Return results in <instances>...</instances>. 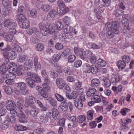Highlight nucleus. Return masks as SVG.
Segmentation results:
<instances>
[{"instance_id": "nucleus-33", "label": "nucleus", "mask_w": 134, "mask_h": 134, "mask_svg": "<svg viewBox=\"0 0 134 134\" xmlns=\"http://www.w3.org/2000/svg\"><path fill=\"white\" fill-rule=\"evenodd\" d=\"M74 103L75 107L79 109H81L83 107V104L80 102H77L76 99L74 101Z\"/></svg>"}, {"instance_id": "nucleus-8", "label": "nucleus", "mask_w": 134, "mask_h": 134, "mask_svg": "<svg viewBox=\"0 0 134 134\" xmlns=\"http://www.w3.org/2000/svg\"><path fill=\"white\" fill-rule=\"evenodd\" d=\"M27 75L28 78L33 79L34 81H35L36 82L40 83L41 82V80L38 76L34 73L28 71Z\"/></svg>"}, {"instance_id": "nucleus-44", "label": "nucleus", "mask_w": 134, "mask_h": 134, "mask_svg": "<svg viewBox=\"0 0 134 134\" xmlns=\"http://www.w3.org/2000/svg\"><path fill=\"white\" fill-rule=\"evenodd\" d=\"M74 53L78 55L79 54H80L83 52V49L75 47L74 48Z\"/></svg>"}, {"instance_id": "nucleus-50", "label": "nucleus", "mask_w": 134, "mask_h": 134, "mask_svg": "<svg viewBox=\"0 0 134 134\" xmlns=\"http://www.w3.org/2000/svg\"><path fill=\"white\" fill-rule=\"evenodd\" d=\"M57 3L58 4V7L57 8H62L66 7L64 2L61 0H58L57 2Z\"/></svg>"}, {"instance_id": "nucleus-43", "label": "nucleus", "mask_w": 134, "mask_h": 134, "mask_svg": "<svg viewBox=\"0 0 134 134\" xmlns=\"http://www.w3.org/2000/svg\"><path fill=\"white\" fill-rule=\"evenodd\" d=\"M86 116L84 115H80L78 117L77 121L79 123H82L84 122L86 120Z\"/></svg>"}, {"instance_id": "nucleus-2", "label": "nucleus", "mask_w": 134, "mask_h": 134, "mask_svg": "<svg viewBox=\"0 0 134 134\" xmlns=\"http://www.w3.org/2000/svg\"><path fill=\"white\" fill-rule=\"evenodd\" d=\"M16 19L19 22V24L21 28L26 29L29 27V21L26 18V16L24 14L17 15Z\"/></svg>"}, {"instance_id": "nucleus-30", "label": "nucleus", "mask_w": 134, "mask_h": 134, "mask_svg": "<svg viewBox=\"0 0 134 134\" xmlns=\"http://www.w3.org/2000/svg\"><path fill=\"white\" fill-rule=\"evenodd\" d=\"M7 67L6 65H2L0 66V73L4 75L7 73L8 72Z\"/></svg>"}, {"instance_id": "nucleus-37", "label": "nucleus", "mask_w": 134, "mask_h": 134, "mask_svg": "<svg viewBox=\"0 0 134 134\" xmlns=\"http://www.w3.org/2000/svg\"><path fill=\"white\" fill-rule=\"evenodd\" d=\"M51 7L50 5L44 4L41 6V9L44 12H47L51 9Z\"/></svg>"}, {"instance_id": "nucleus-36", "label": "nucleus", "mask_w": 134, "mask_h": 134, "mask_svg": "<svg viewBox=\"0 0 134 134\" xmlns=\"http://www.w3.org/2000/svg\"><path fill=\"white\" fill-rule=\"evenodd\" d=\"M15 130L17 131H23L28 130V128L22 125H18L15 127Z\"/></svg>"}, {"instance_id": "nucleus-32", "label": "nucleus", "mask_w": 134, "mask_h": 134, "mask_svg": "<svg viewBox=\"0 0 134 134\" xmlns=\"http://www.w3.org/2000/svg\"><path fill=\"white\" fill-rule=\"evenodd\" d=\"M40 121L43 123H45L48 121V118L45 114H43L40 116Z\"/></svg>"}, {"instance_id": "nucleus-59", "label": "nucleus", "mask_w": 134, "mask_h": 134, "mask_svg": "<svg viewBox=\"0 0 134 134\" xmlns=\"http://www.w3.org/2000/svg\"><path fill=\"white\" fill-rule=\"evenodd\" d=\"M82 64V61L81 60H76L74 62V66L75 67L78 68Z\"/></svg>"}, {"instance_id": "nucleus-52", "label": "nucleus", "mask_w": 134, "mask_h": 134, "mask_svg": "<svg viewBox=\"0 0 134 134\" xmlns=\"http://www.w3.org/2000/svg\"><path fill=\"white\" fill-rule=\"evenodd\" d=\"M4 58L3 60V64H2L4 65H6L7 66L8 65V64L9 63V60L8 57V55L6 56H4Z\"/></svg>"}, {"instance_id": "nucleus-29", "label": "nucleus", "mask_w": 134, "mask_h": 134, "mask_svg": "<svg viewBox=\"0 0 134 134\" xmlns=\"http://www.w3.org/2000/svg\"><path fill=\"white\" fill-rule=\"evenodd\" d=\"M59 109L62 112H64L67 111L68 109V106L67 103H63L61 105L59 106Z\"/></svg>"}, {"instance_id": "nucleus-61", "label": "nucleus", "mask_w": 134, "mask_h": 134, "mask_svg": "<svg viewBox=\"0 0 134 134\" xmlns=\"http://www.w3.org/2000/svg\"><path fill=\"white\" fill-rule=\"evenodd\" d=\"M93 100L95 103H99L101 101L100 98L98 95H94L93 98Z\"/></svg>"}, {"instance_id": "nucleus-34", "label": "nucleus", "mask_w": 134, "mask_h": 134, "mask_svg": "<svg viewBox=\"0 0 134 134\" xmlns=\"http://www.w3.org/2000/svg\"><path fill=\"white\" fill-rule=\"evenodd\" d=\"M37 102L39 105L41 110L43 111H45L47 109V107H46L45 105H43V104L40 101L38 100L37 101Z\"/></svg>"}, {"instance_id": "nucleus-56", "label": "nucleus", "mask_w": 134, "mask_h": 134, "mask_svg": "<svg viewBox=\"0 0 134 134\" xmlns=\"http://www.w3.org/2000/svg\"><path fill=\"white\" fill-rule=\"evenodd\" d=\"M55 47L56 49L58 50H61L63 49V45L59 43H57L55 45Z\"/></svg>"}, {"instance_id": "nucleus-55", "label": "nucleus", "mask_w": 134, "mask_h": 134, "mask_svg": "<svg viewBox=\"0 0 134 134\" xmlns=\"http://www.w3.org/2000/svg\"><path fill=\"white\" fill-rule=\"evenodd\" d=\"M98 64L102 67L105 66L106 65V62L100 58L98 60Z\"/></svg>"}, {"instance_id": "nucleus-1", "label": "nucleus", "mask_w": 134, "mask_h": 134, "mask_svg": "<svg viewBox=\"0 0 134 134\" xmlns=\"http://www.w3.org/2000/svg\"><path fill=\"white\" fill-rule=\"evenodd\" d=\"M5 105L6 108L10 111V114H16L17 116L19 118V121L20 122L23 123L27 122V120L25 119L26 116L24 113L21 110L16 111L17 107L14 101L11 100H7Z\"/></svg>"}, {"instance_id": "nucleus-3", "label": "nucleus", "mask_w": 134, "mask_h": 134, "mask_svg": "<svg viewBox=\"0 0 134 134\" xmlns=\"http://www.w3.org/2000/svg\"><path fill=\"white\" fill-rule=\"evenodd\" d=\"M17 87L19 89V92L21 94L26 95L29 94V91L27 89L26 85L24 82H20L16 83Z\"/></svg>"}, {"instance_id": "nucleus-25", "label": "nucleus", "mask_w": 134, "mask_h": 134, "mask_svg": "<svg viewBox=\"0 0 134 134\" xmlns=\"http://www.w3.org/2000/svg\"><path fill=\"white\" fill-rule=\"evenodd\" d=\"M96 92V90L94 88L89 89L87 92L86 94L88 97H91L94 96Z\"/></svg>"}, {"instance_id": "nucleus-58", "label": "nucleus", "mask_w": 134, "mask_h": 134, "mask_svg": "<svg viewBox=\"0 0 134 134\" xmlns=\"http://www.w3.org/2000/svg\"><path fill=\"white\" fill-rule=\"evenodd\" d=\"M65 73L68 75H71L72 74V71L69 67H65L64 69Z\"/></svg>"}, {"instance_id": "nucleus-23", "label": "nucleus", "mask_w": 134, "mask_h": 134, "mask_svg": "<svg viewBox=\"0 0 134 134\" xmlns=\"http://www.w3.org/2000/svg\"><path fill=\"white\" fill-rule=\"evenodd\" d=\"M76 118L74 116H72L69 118V120L72 123V127H75L77 126L78 122L76 121Z\"/></svg>"}, {"instance_id": "nucleus-18", "label": "nucleus", "mask_w": 134, "mask_h": 134, "mask_svg": "<svg viewBox=\"0 0 134 134\" xmlns=\"http://www.w3.org/2000/svg\"><path fill=\"white\" fill-rule=\"evenodd\" d=\"M14 72H8L4 75V78L8 79L11 80H13L15 79L16 76V75L13 73Z\"/></svg>"}, {"instance_id": "nucleus-16", "label": "nucleus", "mask_w": 134, "mask_h": 134, "mask_svg": "<svg viewBox=\"0 0 134 134\" xmlns=\"http://www.w3.org/2000/svg\"><path fill=\"white\" fill-rule=\"evenodd\" d=\"M56 82L58 88L60 89H62L66 84L64 82L63 80L59 78L56 79Z\"/></svg>"}, {"instance_id": "nucleus-51", "label": "nucleus", "mask_w": 134, "mask_h": 134, "mask_svg": "<svg viewBox=\"0 0 134 134\" xmlns=\"http://www.w3.org/2000/svg\"><path fill=\"white\" fill-rule=\"evenodd\" d=\"M18 61L20 63H23L26 60V56L24 55H20L18 58Z\"/></svg>"}, {"instance_id": "nucleus-47", "label": "nucleus", "mask_w": 134, "mask_h": 134, "mask_svg": "<svg viewBox=\"0 0 134 134\" xmlns=\"http://www.w3.org/2000/svg\"><path fill=\"white\" fill-rule=\"evenodd\" d=\"M23 68H24V67L22 65L19 66L18 68H17V69L16 72L18 76H20L23 74L22 70H23L22 69Z\"/></svg>"}, {"instance_id": "nucleus-57", "label": "nucleus", "mask_w": 134, "mask_h": 134, "mask_svg": "<svg viewBox=\"0 0 134 134\" xmlns=\"http://www.w3.org/2000/svg\"><path fill=\"white\" fill-rule=\"evenodd\" d=\"M122 58L124 62L129 63L130 60V57L128 55H124L122 57Z\"/></svg>"}, {"instance_id": "nucleus-60", "label": "nucleus", "mask_w": 134, "mask_h": 134, "mask_svg": "<svg viewBox=\"0 0 134 134\" xmlns=\"http://www.w3.org/2000/svg\"><path fill=\"white\" fill-rule=\"evenodd\" d=\"M56 26L58 30H61L64 28L63 24L60 21L57 23Z\"/></svg>"}, {"instance_id": "nucleus-48", "label": "nucleus", "mask_w": 134, "mask_h": 134, "mask_svg": "<svg viewBox=\"0 0 134 134\" xmlns=\"http://www.w3.org/2000/svg\"><path fill=\"white\" fill-rule=\"evenodd\" d=\"M93 111L92 110H89L87 113V118L88 120H91L93 118Z\"/></svg>"}, {"instance_id": "nucleus-12", "label": "nucleus", "mask_w": 134, "mask_h": 134, "mask_svg": "<svg viewBox=\"0 0 134 134\" xmlns=\"http://www.w3.org/2000/svg\"><path fill=\"white\" fill-rule=\"evenodd\" d=\"M25 81L26 84L31 88H34L36 86L35 82L36 81H34L33 79L27 78L26 79Z\"/></svg>"}, {"instance_id": "nucleus-35", "label": "nucleus", "mask_w": 134, "mask_h": 134, "mask_svg": "<svg viewBox=\"0 0 134 134\" xmlns=\"http://www.w3.org/2000/svg\"><path fill=\"white\" fill-rule=\"evenodd\" d=\"M118 66L120 69H124L126 66V64L123 61L120 60L118 62Z\"/></svg>"}, {"instance_id": "nucleus-28", "label": "nucleus", "mask_w": 134, "mask_h": 134, "mask_svg": "<svg viewBox=\"0 0 134 134\" xmlns=\"http://www.w3.org/2000/svg\"><path fill=\"white\" fill-rule=\"evenodd\" d=\"M73 31V28L68 25H66L64 26V32L66 34H70Z\"/></svg>"}, {"instance_id": "nucleus-21", "label": "nucleus", "mask_w": 134, "mask_h": 134, "mask_svg": "<svg viewBox=\"0 0 134 134\" xmlns=\"http://www.w3.org/2000/svg\"><path fill=\"white\" fill-rule=\"evenodd\" d=\"M36 102V101L35 98L32 96H30L28 101V105H26V106L27 108L30 107V106L31 105H33Z\"/></svg>"}, {"instance_id": "nucleus-24", "label": "nucleus", "mask_w": 134, "mask_h": 134, "mask_svg": "<svg viewBox=\"0 0 134 134\" xmlns=\"http://www.w3.org/2000/svg\"><path fill=\"white\" fill-rule=\"evenodd\" d=\"M115 34H116L113 30H109L106 34L107 37L108 38H112L115 36Z\"/></svg>"}, {"instance_id": "nucleus-46", "label": "nucleus", "mask_w": 134, "mask_h": 134, "mask_svg": "<svg viewBox=\"0 0 134 134\" xmlns=\"http://www.w3.org/2000/svg\"><path fill=\"white\" fill-rule=\"evenodd\" d=\"M29 13L30 14L31 16L33 17H35L37 14V12L35 9H33L32 10H29Z\"/></svg>"}, {"instance_id": "nucleus-45", "label": "nucleus", "mask_w": 134, "mask_h": 134, "mask_svg": "<svg viewBox=\"0 0 134 134\" xmlns=\"http://www.w3.org/2000/svg\"><path fill=\"white\" fill-rule=\"evenodd\" d=\"M43 48L44 46L41 43H38L36 46L35 49L37 51H41L43 49Z\"/></svg>"}, {"instance_id": "nucleus-4", "label": "nucleus", "mask_w": 134, "mask_h": 134, "mask_svg": "<svg viewBox=\"0 0 134 134\" xmlns=\"http://www.w3.org/2000/svg\"><path fill=\"white\" fill-rule=\"evenodd\" d=\"M47 26L48 27L46 28L45 30H44L41 31L42 35L44 36H48L49 35L53 34L55 32L53 29L54 25L53 24H50Z\"/></svg>"}, {"instance_id": "nucleus-40", "label": "nucleus", "mask_w": 134, "mask_h": 134, "mask_svg": "<svg viewBox=\"0 0 134 134\" xmlns=\"http://www.w3.org/2000/svg\"><path fill=\"white\" fill-rule=\"evenodd\" d=\"M14 47L12 49V51L15 52H20L22 51L21 48L18 45L15 44L14 46Z\"/></svg>"}, {"instance_id": "nucleus-38", "label": "nucleus", "mask_w": 134, "mask_h": 134, "mask_svg": "<svg viewBox=\"0 0 134 134\" xmlns=\"http://www.w3.org/2000/svg\"><path fill=\"white\" fill-rule=\"evenodd\" d=\"M47 100H49L50 104L53 107H54L56 106L57 105V102L56 100L53 98L49 97L48 99H46Z\"/></svg>"}, {"instance_id": "nucleus-7", "label": "nucleus", "mask_w": 134, "mask_h": 134, "mask_svg": "<svg viewBox=\"0 0 134 134\" xmlns=\"http://www.w3.org/2000/svg\"><path fill=\"white\" fill-rule=\"evenodd\" d=\"M16 23L15 22L12 21L10 19H7L5 20L4 22V27L9 28L12 27H16Z\"/></svg>"}, {"instance_id": "nucleus-49", "label": "nucleus", "mask_w": 134, "mask_h": 134, "mask_svg": "<svg viewBox=\"0 0 134 134\" xmlns=\"http://www.w3.org/2000/svg\"><path fill=\"white\" fill-rule=\"evenodd\" d=\"M83 54L85 57L90 58L92 55V53L90 51L88 50H86L83 52Z\"/></svg>"}, {"instance_id": "nucleus-6", "label": "nucleus", "mask_w": 134, "mask_h": 134, "mask_svg": "<svg viewBox=\"0 0 134 134\" xmlns=\"http://www.w3.org/2000/svg\"><path fill=\"white\" fill-rule=\"evenodd\" d=\"M3 4L6 8L4 13L3 14L5 16L8 15L10 13V4L8 0H1Z\"/></svg>"}, {"instance_id": "nucleus-19", "label": "nucleus", "mask_w": 134, "mask_h": 134, "mask_svg": "<svg viewBox=\"0 0 134 134\" xmlns=\"http://www.w3.org/2000/svg\"><path fill=\"white\" fill-rule=\"evenodd\" d=\"M56 13L57 12L55 10H52L48 13L47 16V19L49 20H52L54 17Z\"/></svg>"}, {"instance_id": "nucleus-39", "label": "nucleus", "mask_w": 134, "mask_h": 134, "mask_svg": "<svg viewBox=\"0 0 134 134\" xmlns=\"http://www.w3.org/2000/svg\"><path fill=\"white\" fill-rule=\"evenodd\" d=\"M76 58V56L74 55H70L67 58L68 62L70 63H72L75 60Z\"/></svg>"}, {"instance_id": "nucleus-13", "label": "nucleus", "mask_w": 134, "mask_h": 134, "mask_svg": "<svg viewBox=\"0 0 134 134\" xmlns=\"http://www.w3.org/2000/svg\"><path fill=\"white\" fill-rule=\"evenodd\" d=\"M34 66L35 68L37 70H40L41 68V65L39 62L38 61V58L37 56H36L34 58Z\"/></svg>"}, {"instance_id": "nucleus-9", "label": "nucleus", "mask_w": 134, "mask_h": 134, "mask_svg": "<svg viewBox=\"0 0 134 134\" xmlns=\"http://www.w3.org/2000/svg\"><path fill=\"white\" fill-rule=\"evenodd\" d=\"M7 69L8 72H15L17 69V66L16 64L13 63H9L7 66Z\"/></svg>"}, {"instance_id": "nucleus-14", "label": "nucleus", "mask_w": 134, "mask_h": 134, "mask_svg": "<svg viewBox=\"0 0 134 134\" xmlns=\"http://www.w3.org/2000/svg\"><path fill=\"white\" fill-rule=\"evenodd\" d=\"M66 96L67 98L69 99H75L80 94L76 92H72L70 95L69 93L66 94Z\"/></svg>"}, {"instance_id": "nucleus-15", "label": "nucleus", "mask_w": 134, "mask_h": 134, "mask_svg": "<svg viewBox=\"0 0 134 134\" xmlns=\"http://www.w3.org/2000/svg\"><path fill=\"white\" fill-rule=\"evenodd\" d=\"M52 115L54 119L58 120L60 119V116L57 110L55 108H53L52 109Z\"/></svg>"}, {"instance_id": "nucleus-42", "label": "nucleus", "mask_w": 134, "mask_h": 134, "mask_svg": "<svg viewBox=\"0 0 134 134\" xmlns=\"http://www.w3.org/2000/svg\"><path fill=\"white\" fill-rule=\"evenodd\" d=\"M4 90L6 94L9 95H12L13 93L11 88L9 86L6 87Z\"/></svg>"}, {"instance_id": "nucleus-11", "label": "nucleus", "mask_w": 134, "mask_h": 134, "mask_svg": "<svg viewBox=\"0 0 134 134\" xmlns=\"http://www.w3.org/2000/svg\"><path fill=\"white\" fill-rule=\"evenodd\" d=\"M119 23L117 21H114L112 24L111 30H113L115 32V33L116 34H119L120 33L119 30Z\"/></svg>"}, {"instance_id": "nucleus-63", "label": "nucleus", "mask_w": 134, "mask_h": 134, "mask_svg": "<svg viewBox=\"0 0 134 134\" xmlns=\"http://www.w3.org/2000/svg\"><path fill=\"white\" fill-rule=\"evenodd\" d=\"M61 58L60 55L58 54H55L53 57V60L54 62H57Z\"/></svg>"}, {"instance_id": "nucleus-27", "label": "nucleus", "mask_w": 134, "mask_h": 134, "mask_svg": "<svg viewBox=\"0 0 134 134\" xmlns=\"http://www.w3.org/2000/svg\"><path fill=\"white\" fill-rule=\"evenodd\" d=\"M124 11L121 10L118 8L114 10L113 13V14L116 16L118 17L124 13Z\"/></svg>"}, {"instance_id": "nucleus-5", "label": "nucleus", "mask_w": 134, "mask_h": 134, "mask_svg": "<svg viewBox=\"0 0 134 134\" xmlns=\"http://www.w3.org/2000/svg\"><path fill=\"white\" fill-rule=\"evenodd\" d=\"M104 6V5L102 4L98 7H94L93 11L96 13V15L97 18L99 19H101V13H102L104 10V8H103Z\"/></svg>"}, {"instance_id": "nucleus-41", "label": "nucleus", "mask_w": 134, "mask_h": 134, "mask_svg": "<svg viewBox=\"0 0 134 134\" xmlns=\"http://www.w3.org/2000/svg\"><path fill=\"white\" fill-rule=\"evenodd\" d=\"M40 95L42 97L47 98L48 97L47 93L43 89L41 88L39 91Z\"/></svg>"}, {"instance_id": "nucleus-54", "label": "nucleus", "mask_w": 134, "mask_h": 134, "mask_svg": "<svg viewBox=\"0 0 134 134\" xmlns=\"http://www.w3.org/2000/svg\"><path fill=\"white\" fill-rule=\"evenodd\" d=\"M122 25L124 27H126L127 29L129 30H130L131 28L129 26V21L128 22L126 21V22H125V21L123 20V21H122Z\"/></svg>"}, {"instance_id": "nucleus-22", "label": "nucleus", "mask_w": 134, "mask_h": 134, "mask_svg": "<svg viewBox=\"0 0 134 134\" xmlns=\"http://www.w3.org/2000/svg\"><path fill=\"white\" fill-rule=\"evenodd\" d=\"M91 86L94 88L97 87L100 85V82L99 79H94L91 81Z\"/></svg>"}, {"instance_id": "nucleus-26", "label": "nucleus", "mask_w": 134, "mask_h": 134, "mask_svg": "<svg viewBox=\"0 0 134 134\" xmlns=\"http://www.w3.org/2000/svg\"><path fill=\"white\" fill-rule=\"evenodd\" d=\"M9 125V121L7 120H5L0 125V127L3 130H6L8 127Z\"/></svg>"}, {"instance_id": "nucleus-62", "label": "nucleus", "mask_w": 134, "mask_h": 134, "mask_svg": "<svg viewBox=\"0 0 134 134\" xmlns=\"http://www.w3.org/2000/svg\"><path fill=\"white\" fill-rule=\"evenodd\" d=\"M39 27L41 31H42L44 30H45L46 27H47L48 26H46V25L45 23L42 22L40 23L39 24Z\"/></svg>"}, {"instance_id": "nucleus-31", "label": "nucleus", "mask_w": 134, "mask_h": 134, "mask_svg": "<svg viewBox=\"0 0 134 134\" xmlns=\"http://www.w3.org/2000/svg\"><path fill=\"white\" fill-rule=\"evenodd\" d=\"M8 56L10 60H13L16 58L17 54L15 52L12 51L9 53L8 52Z\"/></svg>"}, {"instance_id": "nucleus-10", "label": "nucleus", "mask_w": 134, "mask_h": 134, "mask_svg": "<svg viewBox=\"0 0 134 134\" xmlns=\"http://www.w3.org/2000/svg\"><path fill=\"white\" fill-rule=\"evenodd\" d=\"M30 107L32 108L30 109V115L33 117L37 116L39 112L38 110L34 105H31Z\"/></svg>"}, {"instance_id": "nucleus-17", "label": "nucleus", "mask_w": 134, "mask_h": 134, "mask_svg": "<svg viewBox=\"0 0 134 134\" xmlns=\"http://www.w3.org/2000/svg\"><path fill=\"white\" fill-rule=\"evenodd\" d=\"M99 70L97 66L94 65H92L90 68V70H87V73H89L91 71L93 74H95L99 72Z\"/></svg>"}, {"instance_id": "nucleus-20", "label": "nucleus", "mask_w": 134, "mask_h": 134, "mask_svg": "<svg viewBox=\"0 0 134 134\" xmlns=\"http://www.w3.org/2000/svg\"><path fill=\"white\" fill-rule=\"evenodd\" d=\"M12 49V48L10 45L7 43L4 48L2 51H4L3 54L4 56H6L8 54V52L10 51Z\"/></svg>"}, {"instance_id": "nucleus-53", "label": "nucleus", "mask_w": 134, "mask_h": 134, "mask_svg": "<svg viewBox=\"0 0 134 134\" xmlns=\"http://www.w3.org/2000/svg\"><path fill=\"white\" fill-rule=\"evenodd\" d=\"M55 96L57 100L58 101L62 102H63L64 100V97L59 94L57 93H55Z\"/></svg>"}, {"instance_id": "nucleus-64", "label": "nucleus", "mask_w": 134, "mask_h": 134, "mask_svg": "<svg viewBox=\"0 0 134 134\" xmlns=\"http://www.w3.org/2000/svg\"><path fill=\"white\" fill-rule=\"evenodd\" d=\"M112 24L110 23H107L105 25V28L108 31L109 30H111L112 29Z\"/></svg>"}]
</instances>
